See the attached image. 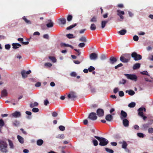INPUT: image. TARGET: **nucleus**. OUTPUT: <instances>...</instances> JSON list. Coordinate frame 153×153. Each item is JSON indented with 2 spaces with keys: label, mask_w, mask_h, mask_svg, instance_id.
Here are the masks:
<instances>
[{
  "label": "nucleus",
  "mask_w": 153,
  "mask_h": 153,
  "mask_svg": "<svg viewBox=\"0 0 153 153\" xmlns=\"http://www.w3.org/2000/svg\"><path fill=\"white\" fill-rule=\"evenodd\" d=\"M0 151L3 153L8 152V145L7 143L3 140H0Z\"/></svg>",
  "instance_id": "1"
},
{
  "label": "nucleus",
  "mask_w": 153,
  "mask_h": 153,
  "mask_svg": "<svg viewBox=\"0 0 153 153\" xmlns=\"http://www.w3.org/2000/svg\"><path fill=\"white\" fill-rule=\"evenodd\" d=\"M131 59L130 55L129 54H123L120 56V60L123 63H127Z\"/></svg>",
  "instance_id": "2"
},
{
  "label": "nucleus",
  "mask_w": 153,
  "mask_h": 153,
  "mask_svg": "<svg viewBox=\"0 0 153 153\" xmlns=\"http://www.w3.org/2000/svg\"><path fill=\"white\" fill-rule=\"evenodd\" d=\"M94 137L100 141L99 145L101 146H106L108 143V140L104 137L96 136H94Z\"/></svg>",
  "instance_id": "3"
},
{
  "label": "nucleus",
  "mask_w": 153,
  "mask_h": 153,
  "mask_svg": "<svg viewBox=\"0 0 153 153\" xmlns=\"http://www.w3.org/2000/svg\"><path fill=\"white\" fill-rule=\"evenodd\" d=\"M124 75L128 79L135 82L137 80V77L135 74H125Z\"/></svg>",
  "instance_id": "4"
},
{
  "label": "nucleus",
  "mask_w": 153,
  "mask_h": 153,
  "mask_svg": "<svg viewBox=\"0 0 153 153\" xmlns=\"http://www.w3.org/2000/svg\"><path fill=\"white\" fill-rule=\"evenodd\" d=\"M131 56L134 59L135 61H138L142 59V56L138 54L135 52H133L131 54Z\"/></svg>",
  "instance_id": "5"
},
{
  "label": "nucleus",
  "mask_w": 153,
  "mask_h": 153,
  "mask_svg": "<svg viewBox=\"0 0 153 153\" xmlns=\"http://www.w3.org/2000/svg\"><path fill=\"white\" fill-rule=\"evenodd\" d=\"M68 99L71 98V100L74 101L77 98V96L75 92L71 91L70 92V93L68 95Z\"/></svg>",
  "instance_id": "6"
},
{
  "label": "nucleus",
  "mask_w": 153,
  "mask_h": 153,
  "mask_svg": "<svg viewBox=\"0 0 153 153\" xmlns=\"http://www.w3.org/2000/svg\"><path fill=\"white\" fill-rule=\"evenodd\" d=\"M117 15L119 16L120 18V19L123 20L124 19V17L123 16V15L125 14V13L124 11H121L119 10H117Z\"/></svg>",
  "instance_id": "7"
},
{
  "label": "nucleus",
  "mask_w": 153,
  "mask_h": 153,
  "mask_svg": "<svg viewBox=\"0 0 153 153\" xmlns=\"http://www.w3.org/2000/svg\"><path fill=\"white\" fill-rule=\"evenodd\" d=\"M97 117L95 113L91 112L89 114L88 118L93 120H95L97 119Z\"/></svg>",
  "instance_id": "8"
},
{
  "label": "nucleus",
  "mask_w": 153,
  "mask_h": 153,
  "mask_svg": "<svg viewBox=\"0 0 153 153\" xmlns=\"http://www.w3.org/2000/svg\"><path fill=\"white\" fill-rule=\"evenodd\" d=\"M146 109L145 108L141 107L139 108L138 110V115L140 116H143V112H146Z\"/></svg>",
  "instance_id": "9"
},
{
  "label": "nucleus",
  "mask_w": 153,
  "mask_h": 153,
  "mask_svg": "<svg viewBox=\"0 0 153 153\" xmlns=\"http://www.w3.org/2000/svg\"><path fill=\"white\" fill-rule=\"evenodd\" d=\"M97 113L99 117H102L104 115V111L103 109L99 108L97 111Z\"/></svg>",
  "instance_id": "10"
},
{
  "label": "nucleus",
  "mask_w": 153,
  "mask_h": 153,
  "mask_svg": "<svg viewBox=\"0 0 153 153\" xmlns=\"http://www.w3.org/2000/svg\"><path fill=\"white\" fill-rule=\"evenodd\" d=\"M90 58L91 60H96L97 58V54L94 53H92L90 55Z\"/></svg>",
  "instance_id": "11"
},
{
  "label": "nucleus",
  "mask_w": 153,
  "mask_h": 153,
  "mask_svg": "<svg viewBox=\"0 0 153 153\" xmlns=\"http://www.w3.org/2000/svg\"><path fill=\"white\" fill-rule=\"evenodd\" d=\"M13 117L15 118H17L20 117L21 115V113L20 112L16 111L12 114Z\"/></svg>",
  "instance_id": "12"
},
{
  "label": "nucleus",
  "mask_w": 153,
  "mask_h": 153,
  "mask_svg": "<svg viewBox=\"0 0 153 153\" xmlns=\"http://www.w3.org/2000/svg\"><path fill=\"white\" fill-rule=\"evenodd\" d=\"M117 61V59L114 57H111L109 59V62L111 64H114Z\"/></svg>",
  "instance_id": "13"
},
{
  "label": "nucleus",
  "mask_w": 153,
  "mask_h": 153,
  "mask_svg": "<svg viewBox=\"0 0 153 153\" xmlns=\"http://www.w3.org/2000/svg\"><path fill=\"white\" fill-rule=\"evenodd\" d=\"M111 19H108V20H103V21H102L101 23V27L102 28V29L104 28L105 26V25H106V24Z\"/></svg>",
  "instance_id": "14"
},
{
  "label": "nucleus",
  "mask_w": 153,
  "mask_h": 153,
  "mask_svg": "<svg viewBox=\"0 0 153 153\" xmlns=\"http://www.w3.org/2000/svg\"><path fill=\"white\" fill-rule=\"evenodd\" d=\"M121 118V119L125 118L126 117L127 114L126 112L123 110H122L120 113Z\"/></svg>",
  "instance_id": "15"
},
{
  "label": "nucleus",
  "mask_w": 153,
  "mask_h": 153,
  "mask_svg": "<svg viewBox=\"0 0 153 153\" xmlns=\"http://www.w3.org/2000/svg\"><path fill=\"white\" fill-rule=\"evenodd\" d=\"M113 119V116L110 114L107 115L105 117V119L106 120L108 121H112Z\"/></svg>",
  "instance_id": "16"
},
{
  "label": "nucleus",
  "mask_w": 153,
  "mask_h": 153,
  "mask_svg": "<svg viewBox=\"0 0 153 153\" xmlns=\"http://www.w3.org/2000/svg\"><path fill=\"white\" fill-rule=\"evenodd\" d=\"M123 124L125 127H128L129 125V121L128 120L125 119L123 120Z\"/></svg>",
  "instance_id": "17"
},
{
  "label": "nucleus",
  "mask_w": 153,
  "mask_h": 153,
  "mask_svg": "<svg viewBox=\"0 0 153 153\" xmlns=\"http://www.w3.org/2000/svg\"><path fill=\"white\" fill-rule=\"evenodd\" d=\"M48 21L50 22L46 24V26L48 28L52 27L53 26V23L52 22L51 19L48 20Z\"/></svg>",
  "instance_id": "18"
},
{
  "label": "nucleus",
  "mask_w": 153,
  "mask_h": 153,
  "mask_svg": "<svg viewBox=\"0 0 153 153\" xmlns=\"http://www.w3.org/2000/svg\"><path fill=\"white\" fill-rule=\"evenodd\" d=\"M10 148V149H13L14 148V146L13 144V142L10 139L8 140Z\"/></svg>",
  "instance_id": "19"
},
{
  "label": "nucleus",
  "mask_w": 153,
  "mask_h": 153,
  "mask_svg": "<svg viewBox=\"0 0 153 153\" xmlns=\"http://www.w3.org/2000/svg\"><path fill=\"white\" fill-rule=\"evenodd\" d=\"M7 90L6 89H4L3 90L1 93V96L5 97L7 95Z\"/></svg>",
  "instance_id": "20"
},
{
  "label": "nucleus",
  "mask_w": 153,
  "mask_h": 153,
  "mask_svg": "<svg viewBox=\"0 0 153 153\" xmlns=\"http://www.w3.org/2000/svg\"><path fill=\"white\" fill-rule=\"evenodd\" d=\"M17 139L19 141V142L21 143H23L24 142V139L23 138L20 136L19 135H18L17 136Z\"/></svg>",
  "instance_id": "21"
},
{
  "label": "nucleus",
  "mask_w": 153,
  "mask_h": 153,
  "mask_svg": "<svg viewBox=\"0 0 153 153\" xmlns=\"http://www.w3.org/2000/svg\"><path fill=\"white\" fill-rule=\"evenodd\" d=\"M13 48L14 49H16L19 48V47L18 46L21 47V45L17 43H14L12 44Z\"/></svg>",
  "instance_id": "22"
},
{
  "label": "nucleus",
  "mask_w": 153,
  "mask_h": 153,
  "mask_svg": "<svg viewBox=\"0 0 153 153\" xmlns=\"http://www.w3.org/2000/svg\"><path fill=\"white\" fill-rule=\"evenodd\" d=\"M4 123L3 120H0V132H1V128L4 126Z\"/></svg>",
  "instance_id": "23"
},
{
  "label": "nucleus",
  "mask_w": 153,
  "mask_h": 153,
  "mask_svg": "<svg viewBox=\"0 0 153 153\" xmlns=\"http://www.w3.org/2000/svg\"><path fill=\"white\" fill-rule=\"evenodd\" d=\"M140 63H137L135 64L133 66V69L136 70L139 68L140 67Z\"/></svg>",
  "instance_id": "24"
},
{
  "label": "nucleus",
  "mask_w": 153,
  "mask_h": 153,
  "mask_svg": "<svg viewBox=\"0 0 153 153\" xmlns=\"http://www.w3.org/2000/svg\"><path fill=\"white\" fill-rule=\"evenodd\" d=\"M149 126V123L144 124L142 125V129L146 130Z\"/></svg>",
  "instance_id": "25"
},
{
  "label": "nucleus",
  "mask_w": 153,
  "mask_h": 153,
  "mask_svg": "<svg viewBox=\"0 0 153 153\" xmlns=\"http://www.w3.org/2000/svg\"><path fill=\"white\" fill-rule=\"evenodd\" d=\"M126 93H127L128 92V94L131 96H132L134 95L135 93L134 91L133 90H126Z\"/></svg>",
  "instance_id": "26"
},
{
  "label": "nucleus",
  "mask_w": 153,
  "mask_h": 153,
  "mask_svg": "<svg viewBox=\"0 0 153 153\" xmlns=\"http://www.w3.org/2000/svg\"><path fill=\"white\" fill-rule=\"evenodd\" d=\"M43 141L42 139H39L37 141L36 143L38 146H40L43 144Z\"/></svg>",
  "instance_id": "27"
},
{
  "label": "nucleus",
  "mask_w": 153,
  "mask_h": 153,
  "mask_svg": "<svg viewBox=\"0 0 153 153\" xmlns=\"http://www.w3.org/2000/svg\"><path fill=\"white\" fill-rule=\"evenodd\" d=\"M126 30L125 29H123L118 32L121 35H124L126 33Z\"/></svg>",
  "instance_id": "28"
},
{
  "label": "nucleus",
  "mask_w": 153,
  "mask_h": 153,
  "mask_svg": "<svg viewBox=\"0 0 153 153\" xmlns=\"http://www.w3.org/2000/svg\"><path fill=\"white\" fill-rule=\"evenodd\" d=\"M22 19L24 20L25 22L27 24H30L31 23L30 21L28 20L27 19L26 17L25 16H24Z\"/></svg>",
  "instance_id": "29"
},
{
  "label": "nucleus",
  "mask_w": 153,
  "mask_h": 153,
  "mask_svg": "<svg viewBox=\"0 0 153 153\" xmlns=\"http://www.w3.org/2000/svg\"><path fill=\"white\" fill-rule=\"evenodd\" d=\"M79 41L81 42H87V39L86 37L85 36H82L79 39Z\"/></svg>",
  "instance_id": "30"
},
{
  "label": "nucleus",
  "mask_w": 153,
  "mask_h": 153,
  "mask_svg": "<svg viewBox=\"0 0 153 153\" xmlns=\"http://www.w3.org/2000/svg\"><path fill=\"white\" fill-rule=\"evenodd\" d=\"M38 103L36 102H35L34 103H31L30 105V107L33 108L35 106H37L38 105Z\"/></svg>",
  "instance_id": "31"
},
{
  "label": "nucleus",
  "mask_w": 153,
  "mask_h": 153,
  "mask_svg": "<svg viewBox=\"0 0 153 153\" xmlns=\"http://www.w3.org/2000/svg\"><path fill=\"white\" fill-rule=\"evenodd\" d=\"M97 21V17L94 16L90 20V21L91 22H96Z\"/></svg>",
  "instance_id": "32"
},
{
  "label": "nucleus",
  "mask_w": 153,
  "mask_h": 153,
  "mask_svg": "<svg viewBox=\"0 0 153 153\" xmlns=\"http://www.w3.org/2000/svg\"><path fill=\"white\" fill-rule=\"evenodd\" d=\"M49 58L51 60L53 63H55L56 61V59L54 57L49 56Z\"/></svg>",
  "instance_id": "33"
},
{
  "label": "nucleus",
  "mask_w": 153,
  "mask_h": 153,
  "mask_svg": "<svg viewBox=\"0 0 153 153\" xmlns=\"http://www.w3.org/2000/svg\"><path fill=\"white\" fill-rule=\"evenodd\" d=\"M90 29L92 30H94L96 29V27L95 25L93 23L91 25L90 27Z\"/></svg>",
  "instance_id": "34"
},
{
  "label": "nucleus",
  "mask_w": 153,
  "mask_h": 153,
  "mask_svg": "<svg viewBox=\"0 0 153 153\" xmlns=\"http://www.w3.org/2000/svg\"><path fill=\"white\" fill-rule=\"evenodd\" d=\"M136 104L134 102H131L128 105V106L130 108H133L135 106Z\"/></svg>",
  "instance_id": "35"
},
{
  "label": "nucleus",
  "mask_w": 153,
  "mask_h": 153,
  "mask_svg": "<svg viewBox=\"0 0 153 153\" xmlns=\"http://www.w3.org/2000/svg\"><path fill=\"white\" fill-rule=\"evenodd\" d=\"M126 82V80L124 79H122L121 80H120L119 82V84H124Z\"/></svg>",
  "instance_id": "36"
},
{
  "label": "nucleus",
  "mask_w": 153,
  "mask_h": 153,
  "mask_svg": "<svg viewBox=\"0 0 153 153\" xmlns=\"http://www.w3.org/2000/svg\"><path fill=\"white\" fill-rule=\"evenodd\" d=\"M59 20L61 22V23L62 24L64 25L66 23V20L65 18L60 19H59Z\"/></svg>",
  "instance_id": "37"
},
{
  "label": "nucleus",
  "mask_w": 153,
  "mask_h": 153,
  "mask_svg": "<svg viewBox=\"0 0 153 153\" xmlns=\"http://www.w3.org/2000/svg\"><path fill=\"white\" fill-rule=\"evenodd\" d=\"M13 124L14 126H17L19 125V121L16 120L13 122Z\"/></svg>",
  "instance_id": "38"
},
{
  "label": "nucleus",
  "mask_w": 153,
  "mask_h": 153,
  "mask_svg": "<svg viewBox=\"0 0 153 153\" xmlns=\"http://www.w3.org/2000/svg\"><path fill=\"white\" fill-rule=\"evenodd\" d=\"M56 137L58 138H59L61 139H62L64 138V135L63 134L58 135L56 136Z\"/></svg>",
  "instance_id": "39"
},
{
  "label": "nucleus",
  "mask_w": 153,
  "mask_h": 153,
  "mask_svg": "<svg viewBox=\"0 0 153 153\" xmlns=\"http://www.w3.org/2000/svg\"><path fill=\"white\" fill-rule=\"evenodd\" d=\"M76 25V24H75L74 25H71L70 26H69V27H67V28L66 29H67V30H70L71 29L75 27Z\"/></svg>",
  "instance_id": "40"
},
{
  "label": "nucleus",
  "mask_w": 153,
  "mask_h": 153,
  "mask_svg": "<svg viewBox=\"0 0 153 153\" xmlns=\"http://www.w3.org/2000/svg\"><path fill=\"white\" fill-rule=\"evenodd\" d=\"M95 68L92 66H90L88 68V70L90 72H92L93 71H94L95 70Z\"/></svg>",
  "instance_id": "41"
},
{
  "label": "nucleus",
  "mask_w": 153,
  "mask_h": 153,
  "mask_svg": "<svg viewBox=\"0 0 153 153\" xmlns=\"http://www.w3.org/2000/svg\"><path fill=\"white\" fill-rule=\"evenodd\" d=\"M105 150L107 152H109V153H114V151L113 150L111 149H110L108 148H105Z\"/></svg>",
  "instance_id": "42"
},
{
  "label": "nucleus",
  "mask_w": 153,
  "mask_h": 153,
  "mask_svg": "<svg viewBox=\"0 0 153 153\" xmlns=\"http://www.w3.org/2000/svg\"><path fill=\"white\" fill-rule=\"evenodd\" d=\"M127 146V144L126 142L124 141L122 145V147L123 148L126 149Z\"/></svg>",
  "instance_id": "43"
},
{
  "label": "nucleus",
  "mask_w": 153,
  "mask_h": 153,
  "mask_svg": "<svg viewBox=\"0 0 153 153\" xmlns=\"http://www.w3.org/2000/svg\"><path fill=\"white\" fill-rule=\"evenodd\" d=\"M67 37L69 39L74 38L73 35L72 34L69 33L66 35Z\"/></svg>",
  "instance_id": "44"
},
{
  "label": "nucleus",
  "mask_w": 153,
  "mask_h": 153,
  "mask_svg": "<svg viewBox=\"0 0 153 153\" xmlns=\"http://www.w3.org/2000/svg\"><path fill=\"white\" fill-rule=\"evenodd\" d=\"M61 47L64 46V47H70V45L66 44L65 43H61Z\"/></svg>",
  "instance_id": "45"
},
{
  "label": "nucleus",
  "mask_w": 153,
  "mask_h": 153,
  "mask_svg": "<svg viewBox=\"0 0 153 153\" xmlns=\"http://www.w3.org/2000/svg\"><path fill=\"white\" fill-rule=\"evenodd\" d=\"M72 19V16L70 15H69L67 17V20L68 21H71Z\"/></svg>",
  "instance_id": "46"
},
{
  "label": "nucleus",
  "mask_w": 153,
  "mask_h": 153,
  "mask_svg": "<svg viewBox=\"0 0 153 153\" xmlns=\"http://www.w3.org/2000/svg\"><path fill=\"white\" fill-rule=\"evenodd\" d=\"M21 74L23 78H25L27 77V75L26 74L25 71H22Z\"/></svg>",
  "instance_id": "47"
},
{
  "label": "nucleus",
  "mask_w": 153,
  "mask_h": 153,
  "mask_svg": "<svg viewBox=\"0 0 153 153\" xmlns=\"http://www.w3.org/2000/svg\"><path fill=\"white\" fill-rule=\"evenodd\" d=\"M137 136L140 137H143L144 136V134L141 133H137Z\"/></svg>",
  "instance_id": "48"
},
{
  "label": "nucleus",
  "mask_w": 153,
  "mask_h": 153,
  "mask_svg": "<svg viewBox=\"0 0 153 153\" xmlns=\"http://www.w3.org/2000/svg\"><path fill=\"white\" fill-rule=\"evenodd\" d=\"M94 145L95 146H97L98 145V142L95 139L93 140L92 141Z\"/></svg>",
  "instance_id": "49"
},
{
  "label": "nucleus",
  "mask_w": 153,
  "mask_h": 153,
  "mask_svg": "<svg viewBox=\"0 0 153 153\" xmlns=\"http://www.w3.org/2000/svg\"><path fill=\"white\" fill-rule=\"evenodd\" d=\"M140 74L143 75H146L148 76H150L146 71H144L142 72H140Z\"/></svg>",
  "instance_id": "50"
},
{
  "label": "nucleus",
  "mask_w": 153,
  "mask_h": 153,
  "mask_svg": "<svg viewBox=\"0 0 153 153\" xmlns=\"http://www.w3.org/2000/svg\"><path fill=\"white\" fill-rule=\"evenodd\" d=\"M32 111L34 112H37L39 111V109L36 108H33L32 109Z\"/></svg>",
  "instance_id": "51"
},
{
  "label": "nucleus",
  "mask_w": 153,
  "mask_h": 153,
  "mask_svg": "<svg viewBox=\"0 0 153 153\" xmlns=\"http://www.w3.org/2000/svg\"><path fill=\"white\" fill-rule=\"evenodd\" d=\"M123 66V64L122 63H120L118 64L117 66H115L114 67V68L115 69H117L119 67H121L122 66Z\"/></svg>",
  "instance_id": "52"
},
{
  "label": "nucleus",
  "mask_w": 153,
  "mask_h": 153,
  "mask_svg": "<svg viewBox=\"0 0 153 153\" xmlns=\"http://www.w3.org/2000/svg\"><path fill=\"white\" fill-rule=\"evenodd\" d=\"M119 95L120 97H123L124 95V92L123 91H120L119 92Z\"/></svg>",
  "instance_id": "53"
},
{
  "label": "nucleus",
  "mask_w": 153,
  "mask_h": 153,
  "mask_svg": "<svg viewBox=\"0 0 153 153\" xmlns=\"http://www.w3.org/2000/svg\"><path fill=\"white\" fill-rule=\"evenodd\" d=\"M133 39L134 41H137L138 40L139 38L137 36L135 35L133 36Z\"/></svg>",
  "instance_id": "54"
},
{
  "label": "nucleus",
  "mask_w": 153,
  "mask_h": 153,
  "mask_svg": "<svg viewBox=\"0 0 153 153\" xmlns=\"http://www.w3.org/2000/svg\"><path fill=\"white\" fill-rule=\"evenodd\" d=\"M5 48L7 50H9L10 48V45L9 44H6L5 45Z\"/></svg>",
  "instance_id": "55"
},
{
  "label": "nucleus",
  "mask_w": 153,
  "mask_h": 153,
  "mask_svg": "<svg viewBox=\"0 0 153 153\" xmlns=\"http://www.w3.org/2000/svg\"><path fill=\"white\" fill-rule=\"evenodd\" d=\"M59 129L62 131H63L65 130V127L62 126H59Z\"/></svg>",
  "instance_id": "56"
},
{
  "label": "nucleus",
  "mask_w": 153,
  "mask_h": 153,
  "mask_svg": "<svg viewBox=\"0 0 153 153\" xmlns=\"http://www.w3.org/2000/svg\"><path fill=\"white\" fill-rule=\"evenodd\" d=\"M78 46L80 48H82L85 46V44L84 43H81L78 45Z\"/></svg>",
  "instance_id": "57"
},
{
  "label": "nucleus",
  "mask_w": 153,
  "mask_h": 153,
  "mask_svg": "<svg viewBox=\"0 0 153 153\" xmlns=\"http://www.w3.org/2000/svg\"><path fill=\"white\" fill-rule=\"evenodd\" d=\"M148 132L150 134L153 133V128H150L148 129Z\"/></svg>",
  "instance_id": "58"
},
{
  "label": "nucleus",
  "mask_w": 153,
  "mask_h": 153,
  "mask_svg": "<svg viewBox=\"0 0 153 153\" xmlns=\"http://www.w3.org/2000/svg\"><path fill=\"white\" fill-rule=\"evenodd\" d=\"M52 116L53 117H56L58 115V114L56 112H53L52 114Z\"/></svg>",
  "instance_id": "59"
},
{
  "label": "nucleus",
  "mask_w": 153,
  "mask_h": 153,
  "mask_svg": "<svg viewBox=\"0 0 153 153\" xmlns=\"http://www.w3.org/2000/svg\"><path fill=\"white\" fill-rule=\"evenodd\" d=\"M45 65L49 67H51L52 66V64L50 63H46L45 64Z\"/></svg>",
  "instance_id": "60"
},
{
  "label": "nucleus",
  "mask_w": 153,
  "mask_h": 153,
  "mask_svg": "<svg viewBox=\"0 0 153 153\" xmlns=\"http://www.w3.org/2000/svg\"><path fill=\"white\" fill-rule=\"evenodd\" d=\"M106 56L104 54L102 55L101 56V57H100L101 59V60H104V59H106Z\"/></svg>",
  "instance_id": "61"
},
{
  "label": "nucleus",
  "mask_w": 153,
  "mask_h": 153,
  "mask_svg": "<svg viewBox=\"0 0 153 153\" xmlns=\"http://www.w3.org/2000/svg\"><path fill=\"white\" fill-rule=\"evenodd\" d=\"M41 85V83L40 82H37V83H36L35 85V86H36V87H39Z\"/></svg>",
  "instance_id": "62"
},
{
  "label": "nucleus",
  "mask_w": 153,
  "mask_h": 153,
  "mask_svg": "<svg viewBox=\"0 0 153 153\" xmlns=\"http://www.w3.org/2000/svg\"><path fill=\"white\" fill-rule=\"evenodd\" d=\"M70 75L71 76L75 77L76 75V72H71L70 74Z\"/></svg>",
  "instance_id": "63"
},
{
  "label": "nucleus",
  "mask_w": 153,
  "mask_h": 153,
  "mask_svg": "<svg viewBox=\"0 0 153 153\" xmlns=\"http://www.w3.org/2000/svg\"><path fill=\"white\" fill-rule=\"evenodd\" d=\"M43 37L44 38L46 39H48L49 37L48 35L47 34H45L44 35Z\"/></svg>",
  "instance_id": "64"
}]
</instances>
